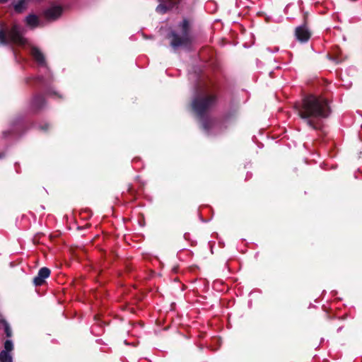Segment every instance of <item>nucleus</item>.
I'll return each mask as SVG.
<instances>
[{
  "mask_svg": "<svg viewBox=\"0 0 362 362\" xmlns=\"http://www.w3.org/2000/svg\"><path fill=\"white\" fill-rule=\"evenodd\" d=\"M13 43L17 45H25L27 40L23 36V29L18 24H13L11 28L6 30L5 24L0 23V45H8Z\"/></svg>",
  "mask_w": 362,
  "mask_h": 362,
  "instance_id": "4",
  "label": "nucleus"
},
{
  "mask_svg": "<svg viewBox=\"0 0 362 362\" xmlns=\"http://www.w3.org/2000/svg\"><path fill=\"white\" fill-rule=\"evenodd\" d=\"M8 1V0H0V3L5 4Z\"/></svg>",
  "mask_w": 362,
  "mask_h": 362,
  "instance_id": "21",
  "label": "nucleus"
},
{
  "mask_svg": "<svg viewBox=\"0 0 362 362\" xmlns=\"http://www.w3.org/2000/svg\"><path fill=\"white\" fill-rule=\"evenodd\" d=\"M180 31L171 30L166 36L170 41V46L176 50L179 48L189 49L192 44V37L190 33V25L187 18L178 25Z\"/></svg>",
  "mask_w": 362,
  "mask_h": 362,
  "instance_id": "2",
  "label": "nucleus"
},
{
  "mask_svg": "<svg viewBox=\"0 0 362 362\" xmlns=\"http://www.w3.org/2000/svg\"><path fill=\"white\" fill-rule=\"evenodd\" d=\"M127 192L132 196H135L136 192L132 185H129L127 188Z\"/></svg>",
  "mask_w": 362,
  "mask_h": 362,
  "instance_id": "18",
  "label": "nucleus"
},
{
  "mask_svg": "<svg viewBox=\"0 0 362 362\" xmlns=\"http://www.w3.org/2000/svg\"><path fill=\"white\" fill-rule=\"evenodd\" d=\"M63 12V8L61 6H53L44 12V16L49 21H55L59 18Z\"/></svg>",
  "mask_w": 362,
  "mask_h": 362,
  "instance_id": "10",
  "label": "nucleus"
},
{
  "mask_svg": "<svg viewBox=\"0 0 362 362\" xmlns=\"http://www.w3.org/2000/svg\"><path fill=\"white\" fill-rule=\"evenodd\" d=\"M30 55L33 59L40 66L46 65V59L44 54L42 51L35 46H31L30 47Z\"/></svg>",
  "mask_w": 362,
  "mask_h": 362,
  "instance_id": "12",
  "label": "nucleus"
},
{
  "mask_svg": "<svg viewBox=\"0 0 362 362\" xmlns=\"http://www.w3.org/2000/svg\"><path fill=\"white\" fill-rule=\"evenodd\" d=\"M46 100L43 94L36 93L33 95L29 103V110L34 114H38L46 106Z\"/></svg>",
  "mask_w": 362,
  "mask_h": 362,
  "instance_id": "5",
  "label": "nucleus"
},
{
  "mask_svg": "<svg viewBox=\"0 0 362 362\" xmlns=\"http://www.w3.org/2000/svg\"><path fill=\"white\" fill-rule=\"evenodd\" d=\"M13 349V344L11 340L7 339L4 342V351H11Z\"/></svg>",
  "mask_w": 362,
  "mask_h": 362,
  "instance_id": "17",
  "label": "nucleus"
},
{
  "mask_svg": "<svg viewBox=\"0 0 362 362\" xmlns=\"http://www.w3.org/2000/svg\"><path fill=\"white\" fill-rule=\"evenodd\" d=\"M4 137H6L8 135L11 134L10 132H3Z\"/></svg>",
  "mask_w": 362,
  "mask_h": 362,
  "instance_id": "20",
  "label": "nucleus"
},
{
  "mask_svg": "<svg viewBox=\"0 0 362 362\" xmlns=\"http://www.w3.org/2000/svg\"><path fill=\"white\" fill-rule=\"evenodd\" d=\"M30 0H19L13 5V8L16 13H21L25 8V5Z\"/></svg>",
  "mask_w": 362,
  "mask_h": 362,
  "instance_id": "14",
  "label": "nucleus"
},
{
  "mask_svg": "<svg viewBox=\"0 0 362 362\" xmlns=\"http://www.w3.org/2000/svg\"><path fill=\"white\" fill-rule=\"evenodd\" d=\"M200 122L201 129L207 134H211V131L217 124V119L210 116H203V117H197Z\"/></svg>",
  "mask_w": 362,
  "mask_h": 362,
  "instance_id": "8",
  "label": "nucleus"
},
{
  "mask_svg": "<svg viewBox=\"0 0 362 362\" xmlns=\"http://www.w3.org/2000/svg\"><path fill=\"white\" fill-rule=\"evenodd\" d=\"M295 35L296 39L300 42H308L311 37V31L308 27L307 16H304L303 25L298 26L295 29Z\"/></svg>",
  "mask_w": 362,
  "mask_h": 362,
  "instance_id": "6",
  "label": "nucleus"
},
{
  "mask_svg": "<svg viewBox=\"0 0 362 362\" xmlns=\"http://www.w3.org/2000/svg\"><path fill=\"white\" fill-rule=\"evenodd\" d=\"M25 21L28 25L33 28H35L39 25V18L35 14H29Z\"/></svg>",
  "mask_w": 362,
  "mask_h": 362,
  "instance_id": "13",
  "label": "nucleus"
},
{
  "mask_svg": "<svg viewBox=\"0 0 362 362\" xmlns=\"http://www.w3.org/2000/svg\"><path fill=\"white\" fill-rule=\"evenodd\" d=\"M1 322L3 323V325L4 326V332H5L6 337H11L12 336V331H11V329L8 323L5 320H3L1 321Z\"/></svg>",
  "mask_w": 362,
  "mask_h": 362,
  "instance_id": "16",
  "label": "nucleus"
},
{
  "mask_svg": "<svg viewBox=\"0 0 362 362\" xmlns=\"http://www.w3.org/2000/svg\"><path fill=\"white\" fill-rule=\"evenodd\" d=\"M31 81H33L35 84H39L41 86V88L44 89L45 94L47 95H54L56 97H58L59 98H62V95H59L57 92L52 90L50 86L45 82V79L42 76L36 77V78H31V77H27L25 78V82L26 83H30Z\"/></svg>",
  "mask_w": 362,
  "mask_h": 362,
  "instance_id": "7",
  "label": "nucleus"
},
{
  "mask_svg": "<svg viewBox=\"0 0 362 362\" xmlns=\"http://www.w3.org/2000/svg\"><path fill=\"white\" fill-rule=\"evenodd\" d=\"M49 128V124H45L43 125H40L39 127V129L42 131H44V132H47Z\"/></svg>",
  "mask_w": 362,
  "mask_h": 362,
  "instance_id": "19",
  "label": "nucleus"
},
{
  "mask_svg": "<svg viewBox=\"0 0 362 362\" xmlns=\"http://www.w3.org/2000/svg\"><path fill=\"white\" fill-rule=\"evenodd\" d=\"M0 361L1 362H13L12 357L8 352L1 351L0 353Z\"/></svg>",
  "mask_w": 362,
  "mask_h": 362,
  "instance_id": "15",
  "label": "nucleus"
},
{
  "mask_svg": "<svg viewBox=\"0 0 362 362\" xmlns=\"http://www.w3.org/2000/svg\"><path fill=\"white\" fill-rule=\"evenodd\" d=\"M298 115L310 128L317 131H322L323 119L329 117L332 110L327 99L309 95L294 105Z\"/></svg>",
  "mask_w": 362,
  "mask_h": 362,
  "instance_id": "1",
  "label": "nucleus"
},
{
  "mask_svg": "<svg viewBox=\"0 0 362 362\" xmlns=\"http://www.w3.org/2000/svg\"><path fill=\"white\" fill-rule=\"evenodd\" d=\"M216 93L207 90L195 95L191 103V108L197 117H203L217 103Z\"/></svg>",
  "mask_w": 362,
  "mask_h": 362,
  "instance_id": "3",
  "label": "nucleus"
},
{
  "mask_svg": "<svg viewBox=\"0 0 362 362\" xmlns=\"http://www.w3.org/2000/svg\"><path fill=\"white\" fill-rule=\"evenodd\" d=\"M160 4L156 7V11L161 14L165 13L169 10L177 6L181 0H158Z\"/></svg>",
  "mask_w": 362,
  "mask_h": 362,
  "instance_id": "9",
  "label": "nucleus"
},
{
  "mask_svg": "<svg viewBox=\"0 0 362 362\" xmlns=\"http://www.w3.org/2000/svg\"><path fill=\"white\" fill-rule=\"evenodd\" d=\"M51 271L47 267H42L37 275L33 278V283L35 286H40L45 283V279L50 275Z\"/></svg>",
  "mask_w": 362,
  "mask_h": 362,
  "instance_id": "11",
  "label": "nucleus"
}]
</instances>
